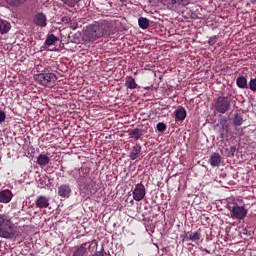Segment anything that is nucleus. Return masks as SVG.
Listing matches in <instances>:
<instances>
[{
    "label": "nucleus",
    "mask_w": 256,
    "mask_h": 256,
    "mask_svg": "<svg viewBox=\"0 0 256 256\" xmlns=\"http://www.w3.org/2000/svg\"><path fill=\"white\" fill-rule=\"evenodd\" d=\"M111 35V26L107 23L94 24L86 27L83 39L88 43L97 41L101 37H109Z\"/></svg>",
    "instance_id": "f257e3e1"
},
{
    "label": "nucleus",
    "mask_w": 256,
    "mask_h": 256,
    "mask_svg": "<svg viewBox=\"0 0 256 256\" xmlns=\"http://www.w3.org/2000/svg\"><path fill=\"white\" fill-rule=\"evenodd\" d=\"M17 235V226L7 215L0 214V237L2 239H13Z\"/></svg>",
    "instance_id": "f03ea898"
},
{
    "label": "nucleus",
    "mask_w": 256,
    "mask_h": 256,
    "mask_svg": "<svg viewBox=\"0 0 256 256\" xmlns=\"http://www.w3.org/2000/svg\"><path fill=\"white\" fill-rule=\"evenodd\" d=\"M34 79L38 85L42 87H48V89H53L55 83H57V77L53 72H46L34 75Z\"/></svg>",
    "instance_id": "7ed1b4c3"
},
{
    "label": "nucleus",
    "mask_w": 256,
    "mask_h": 256,
    "mask_svg": "<svg viewBox=\"0 0 256 256\" xmlns=\"http://www.w3.org/2000/svg\"><path fill=\"white\" fill-rule=\"evenodd\" d=\"M227 209L231 213L232 219H238L239 221H243L247 217V209L243 206L237 205V203L234 204H228Z\"/></svg>",
    "instance_id": "20e7f679"
},
{
    "label": "nucleus",
    "mask_w": 256,
    "mask_h": 256,
    "mask_svg": "<svg viewBox=\"0 0 256 256\" xmlns=\"http://www.w3.org/2000/svg\"><path fill=\"white\" fill-rule=\"evenodd\" d=\"M231 107V100L227 97L220 96L215 102V109L218 113L225 114L229 111Z\"/></svg>",
    "instance_id": "39448f33"
},
{
    "label": "nucleus",
    "mask_w": 256,
    "mask_h": 256,
    "mask_svg": "<svg viewBox=\"0 0 256 256\" xmlns=\"http://www.w3.org/2000/svg\"><path fill=\"white\" fill-rule=\"evenodd\" d=\"M87 173V168H75L69 172V175L77 181H83V179H87Z\"/></svg>",
    "instance_id": "423d86ee"
},
{
    "label": "nucleus",
    "mask_w": 256,
    "mask_h": 256,
    "mask_svg": "<svg viewBox=\"0 0 256 256\" xmlns=\"http://www.w3.org/2000/svg\"><path fill=\"white\" fill-rule=\"evenodd\" d=\"M134 201H143L145 199V185L139 183L132 192Z\"/></svg>",
    "instance_id": "0eeeda50"
},
{
    "label": "nucleus",
    "mask_w": 256,
    "mask_h": 256,
    "mask_svg": "<svg viewBox=\"0 0 256 256\" xmlns=\"http://www.w3.org/2000/svg\"><path fill=\"white\" fill-rule=\"evenodd\" d=\"M58 195L64 199H69L71 196V186L69 184H62L58 187Z\"/></svg>",
    "instance_id": "6e6552de"
},
{
    "label": "nucleus",
    "mask_w": 256,
    "mask_h": 256,
    "mask_svg": "<svg viewBox=\"0 0 256 256\" xmlns=\"http://www.w3.org/2000/svg\"><path fill=\"white\" fill-rule=\"evenodd\" d=\"M163 4L168 7V9H175L177 5H187V0H162Z\"/></svg>",
    "instance_id": "1a4fd4ad"
},
{
    "label": "nucleus",
    "mask_w": 256,
    "mask_h": 256,
    "mask_svg": "<svg viewBox=\"0 0 256 256\" xmlns=\"http://www.w3.org/2000/svg\"><path fill=\"white\" fill-rule=\"evenodd\" d=\"M35 205L38 209H47L49 207V198L45 196H38Z\"/></svg>",
    "instance_id": "9d476101"
},
{
    "label": "nucleus",
    "mask_w": 256,
    "mask_h": 256,
    "mask_svg": "<svg viewBox=\"0 0 256 256\" xmlns=\"http://www.w3.org/2000/svg\"><path fill=\"white\" fill-rule=\"evenodd\" d=\"M34 23L35 25H38V27H47V16L43 13L36 14Z\"/></svg>",
    "instance_id": "9b49d317"
},
{
    "label": "nucleus",
    "mask_w": 256,
    "mask_h": 256,
    "mask_svg": "<svg viewBox=\"0 0 256 256\" xmlns=\"http://www.w3.org/2000/svg\"><path fill=\"white\" fill-rule=\"evenodd\" d=\"M11 199H13V192L10 190L0 192V203H11Z\"/></svg>",
    "instance_id": "f8f14e48"
},
{
    "label": "nucleus",
    "mask_w": 256,
    "mask_h": 256,
    "mask_svg": "<svg viewBox=\"0 0 256 256\" xmlns=\"http://www.w3.org/2000/svg\"><path fill=\"white\" fill-rule=\"evenodd\" d=\"M174 115L175 121H185V118L187 117V110L181 107L174 112Z\"/></svg>",
    "instance_id": "ddd939ff"
},
{
    "label": "nucleus",
    "mask_w": 256,
    "mask_h": 256,
    "mask_svg": "<svg viewBox=\"0 0 256 256\" xmlns=\"http://www.w3.org/2000/svg\"><path fill=\"white\" fill-rule=\"evenodd\" d=\"M51 161V158H49V156H47L46 154H40L37 157V161L36 163L40 166V167H45L47 165H49V162Z\"/></svg>",
    "instance_id": "4468645a"
},
{
    "label": "nucleus",
    "mask_w": 256,
    "mask_h": 256,
    "mask_svg": "<svg viewBox=\"0 0 256 256\" xmlns=\"http://www.w3.org/2000/svg\"><path fill=\"white\" fill-rule=\"evenodd\" d=\"M128 133H129V137L131 139H135L136 141H139V139H141V137H143V130H141L139 128L129 130Z\"/></svg>",
    "instance_id": "2eb2a0df"
},
{
    "label": "nucleus",
    "mask_w": 256,
    "mask_h": 256,
    "mask_svg": "<svg viewBox=\"0 0 256 256\" xmlns=\"http://www.w3.org/2000/svg\"><path fill=\"white\" fill-rule=\"evenodd\" d=\"M210 165L212 167H219V165H221V155L219 153H213L211 155Z\"/></svg>",
    "instance_id": "dca6fc26"
},
{
    "label": "nucleus",
    "mask_w": 256,
    "mask_h": 256,
    "mask_svg": "<svg viewBox=\"0 0 256 256\" xmlns=\"http://www.w3.org/2000/svg\"><path fill=\"white\" fill-rule=\"evenodd\" d=\"M125 87H127V89H137V82H135V78L131 77V76H127L125 78Z\"/></svg>",
    "instance_id": "f3484780"
},
{
    "label": "nucleus",
    "mask_w": 256,
    "mask_h": 256,
    "mask_svg": "<svg viewBox=\"0 0 256 256\" xmlns=\"http://www.w3.org/2000/svg\"><path fill=\"white\" fill-rule=\"evenodd\" d=\"M141 154V145H136L132 148L130 152V159L135 161V159H139V155Z\"/></svg>",
    "instance_id": "a211bd4d"
},
{
    "label": "nucleus",
    "mask_w": 256,
    "mask_h": 256,
    "mask_svg": "<svg viewBox=\"0 0 256 256\" xmlns=\"http://www.w3.org/2000/svg\"><path fill=\"white\" fill-rule=\"evenodd\" d=\"M11 31V24L8 21L0 20V33H9Z\"/></svg>",
    "instance_id": "6ab92c4d"
},
{
    "label": "nucleus",
    "mask_w": 256,
    "mask_h": 256,
    "mask_svg": "<svg viewBox=\"0 0 256 256\" xmlns=\"http://www.w3.org/2000/svg\"><path fill=\"white\" fill-rule=\"evenodd\" d=\"M236 85L239 89H247V78L245 76H240L236 79Z\"/></svg>",
    "instance_id": "aec40b11"
},
{
    "label": "nucleus",
    "mask_w": 256,
    "mask_h": 256,
    "mask_svg": "<svg viewBox=\"0 0 256 256\" xmlns=\"http://www.w3.org/2000/svg\"><path fill=\"white\" fill-rule=\"evenodd\" d=\"M138 25L140 29H147L149 27V19L145 17H140L138 19Z\"/></svg>",
    "instance_id": "412c9836"
},
{
    "label": "nucleus",
    "mask_w": 256,
    "mask_h": 256,
    "mask_svg": "<svg viewBox=\"0 0 256 256\" xmlns=\"http://www.w3.org/2000/svg\"><path fill=\"white\" fill-rule=\"evenodd\" d=\"M220 135L223 139L226 137H229V125L223 124L221 129H220Z\"/></svg>",
    "instance_id": "4be33fe9"
},
{
    "label": "nucleus",
    "mask_w": 256,
    "mask_h": 256,
    "mask_svg": "<svg viewBox=\"0 0 256 256\" xmlns=\"http://www.w3.org/2000/svg\"><path fill=\"white\" fill-rule=\"evenodd\" d=\"M27 0H5V2L8 5H11V7H19V5H23Z\"/></svg>",
    "instance_id": "5701e85b"
},
{
    "label": "nucleus",
    "mask_w": 256,
    "mask_h": 256,
    "mask_svg": "<svg viewBox=\"0 0 256 256\" xmlns=\"http://www.w3.org/2000/svg\"><path fill=\"white\" fill-rule=\"evenodd\" d=\"M85 253H87V248H85V244H84L74 251L73 256H84Z\"/></svg>",
    "instance_id": "b1692460"
},
{
    "label": "nucleus",
    "mask_w": 256,
    "mask_h": 256,
    "mask_svg": "<svg viewBox=\"0 0 256 256\" xmlns=\"http://www.w3.org/2000/svg\"><path fill=\"white\" fill-rule=\"evenodd\" d=\"M56 41H57V38L55 35L53 34L48 35L45 41V45H48L49 47H51V45H53Z\"/></svg>",
    "instance_id": "393cba45"
},
{
    "label": "nucleus",
    "mask_w": 256,
    "mask_h": 256,
    "mask_svg": "<svg viewBox=\"0 0 256 256\" xmlns=\"http://www.w3.org/2000/svg\"><path fill=\"white\" fill-rule=\"evenodd\" d=\"M233 123L236 125V127H241V125H243V117L239 114H236Z\"/></svg>",
    "instance_id": "a878e982"
},
{
    "label": "nucleus",
    "mask_w": 256,
    "mask_h": 256,
    "mask_svg": "<svg viewBox=\"0 0 256 256\" xmlns=\"http://www.w3.org/2000/svg\"><path fill=\"white\" fill-rule=\"evenodd\" d=\"M189 239H190V241L197 242V241H199V239H201V233H199V232H191L189 234Z\"/></svg>",
    "instance_id": "bb28decb"
},
{
    "label": "nucleus",
    "mask_w": 256,
    "mask_h": 256,
    "mask_svg": "<svg viewBox=\"0 0 256 256\" xmlns=\"http://www.w3.org/2000/svg\"><path fill=\"white\" fill-rule=\"evenodd\" d=\"M166 129H167V125H165V123L159 122L157 124V131H159L160 133H163Z\"/></svg>",
    "instance_id": "cd10ccee"
},
{
    "label": "nucleus",
    "mask_w": 256,
    "mask_h": 256,
    "mask_svg": "<svg viewBox=\"0 0 256 256\" xmlns=\"http://www.w3.org/2000/svg\"><path fill=\"white\" fill-rule=\"evenodd\" d=\"M63 3L67 5L68 7H75V4L77 3L75 0H63Z\"/></svg>",
    "instance_id": "c85d7f7f"
},
{
    "label": "nucleus",
    "mask_w": 256,
    "mask_h": 256,
    "mask_svg": "<svg viewBox=\"0 0 256 256\" xmlns=\"http://www.w3.org/2000/svg\"><path fill=\"white\" fill-rule=\"evenodd\" d=\"M215 43H217V36H213V37L209 38V40H208L209 45L213 46V45H215Z\"/></svg>",
    "instance_id": "c756f323"
},
{
    "label": "nucleus",
    "mask_w": 256,
    "mask_h": 256,
    "mask_svg": "<svg viewBox=\"0 0 256 256\" xmlns=\"http://www.w3.org/2000/svg\"><path fill=\"white\" fill-rule=\"evenodd\" d=\"M5 117H6L5 112L0 111V123H3V121H5Z\"/></svg>",
    "instance_id": "7c9ffc66"
},
{
    "label": "nucleus",
    "mask_w": 256,
    "mask_h": 256,
    "mask_svg": "<svg viewBox=\"0 0 256 256\" xmlns=\"http://www.w3.org/2000/svg\"><path fill=\"white\" fill-rule=\"evenodd\" d=\"M62 22H63V23H71V18H69V17H67V16H64V17L62 18Z\"/></svg>",
    "instance_id": "2f4dec72"
},
{
    "label": "nucleus",
    "mask_w": 256,
    "mask_h": 256,
    "mask_svg": "<svg viewBox=\"0 0 256 256\" xmlns=\"http://www.w3.org/2000/svg\"><path fill=\"white\" fill-rule=\"evenodd\" d=\"M93 256H105V253H103V251H98Z\"/></svg>",
    "instance_id": "473e14b6"
},
{
    "label": "nucleus",
    "mask_w": 256,
    "mask_h": 256,
    "mask_svg": "<svg viewBox=\"0 0 256 256\" xmlns=\"http://www.w3.org/2000/svg\"><path fill=\"white\" fill-rule=\"evenodd\" d=\"M72 29H77V23H70Z\"/></svg>",
    "instance_id": "72a5a7b5"
},
{
    "label": "nucleus",
    "mask_w": 256,
    "mask_h": 256,
    "mask_svg": "<svg viewBox=\"0 0 256 256\" xmlns=\"http://www.w3.org/2000/svg\"><path fill=\"white\" fill-rule=\"evenodd\" d=\"M76 3H79V1H81V0H74Z\"/></svg>",
    "instance_id": "f704fd0d"
}]
</instances>
